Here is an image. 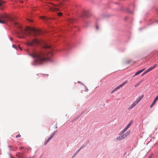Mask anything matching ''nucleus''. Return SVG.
<instances>
[{
    "label": "nucleus",
    "instance_id": "f257e3e1",
    "mask_svg": "<svg viewBox=\"0 0 158 158\" xmlns=\"http://www.w3.org/2000/svg\"><path fill=\"white\" fill-rule=\"evenodd\" d=\"M8 23L13 24L17 28L16 33L17 36L20 38H24L25 36L32 33L33 35L36 36L40 34V31L38 29L27 27L23 28L15 20L14 18L9 15L6 14L0 15V23L7 24Z\"/></svg>",
    "mask_w": 158,
    "mask_h": 158
},
{
    "label": "nucleus",
    "instance_id": "f03ea898",
    "mask_svg": "<svg viewBox=\"0 0 158 158\" xmlns=\"http://www.w3.org/2000/svg\"><path fill=\"white\" fill-rule=\"evenodd\" d=\"M44 47L49 50L41 51L30 54V56L34 58V62L37 64H41L45 62H51L52 60L51 57L53 54L51 47L46 45Z\"/></svg>",
    "mask_w": 158,
    "mask_h": 158
},
{
    "label": "nucleus",
    "instance_id": "7ed1b4c3",
    "mask_svg": "<svg viewBox=\"0 0 158 158\" xmlns=\"http://www.w3.org/2000/svg\"><path fill=\"white\" fill-rule=\"evenodd\" d=\"M42 42L37 39L32 40V41H29L27 43V44L29 46H33L34 45L41 43Z\"/></svg>",
    "mask_w": 158,
    "mask_h": 158
},
{
    "label": "nucleus",
    "instance_id": "20e7f679",
    "mask_svg": "<svg viewBox=\"0 0 158 158\" xmlns=\"http://www.w3.org/2000/svg\"><path fill=\"white\" fill-rule=\"evenodd\" d=\"M53 7L49 6V9L51 11H58L60 9V6H57L54 4H53Z\"/></svg>",
    "mask_w": 158,
    "mask_h": 158
},
{
    "label": "nucleus",
    "instance_id": "39448f33",
    "mask_svg": "<svg viewBox=\"0 0 158 158\" xmlns=\"http://www.w3.org/2000/svg\"><path fill=\"white\" fill-rule=\"evenodd\" d=\"M119 135H121L120 136L117 137L116 139L115 140L116 141H117L118 140H120L122 139L125 138L126 137V135L124 134V133H122V132H120Z\"/></svg>",
    "mask_w": 158,
    "mask_h": 158
},
{
    "label": "nucleus",
    "instance_id": "423d86ee",
    "mask_svg": "<svg viewBox=\"0 0 158 158\" xmlns=\"http://www.w3.org/2000/svg\"><path fill=\"white\" fill-rule=\"evenodd\" d=\"M133 121H131L130 123L127 125V127L122 131V133H124L128 129L131 125L132 124Z\"/></svg>",
    "mask_w": 158,
    "mask_h": 158
},
{
    "label": "nucleus",
    "instance_id": "0eeeda50",
    "mask_svg": "<svg viewBox=\"0 0 158 158\" xmlns=\"http://www.w3.org/2000/svg\"><path fill=\"white\" fill-rule=\"evenodd\" d=\"M127 81L121 84L120 85H119L115 88L114 89L116 91L118 89H119L121 87L123 86L124 85H125L126 83H127Z\"/></svg>",
    "mask_w": 158,
    "mask_h": 158
},
{
    "label": "nucleus",
    "instance_id": "6e6552de",
    "mask_svg": "<svg viewBox=\"0 0 158 158\" xmlns=\"http://www.w3.org/2000/svg\"><path fill=\"white\" fill-rule=\"evenodd\" d=\"M157 66V65L155 64L152 67H151L148 69H147L146 71L147 72H149L150 71H152L153 69H154L156 68Z\"/></svg>",
    "mask_w": 158,
    "mask_h": 158
},
{
    "label": "nucleus",
    "instance_id": "1a4fd4ad",
    "mask_svg": "<svg viewBox=\"0 0 158 158\" xmlns=\"http://www.w3.org/2000/svg\"><path fill=\"white\" fill-rule=\"evenodd\" d=\"M157 66V65L155 64L152 67H151L148 69H147L146 71L147 72H149L150 71H152L153 69H154L156 68Z\"/></svg>",
    "mask_w": 158,
    "mask_h": 158
},
{
    "label": "nucleus",
    "instance_id": "9d476101",
    "mask_svg": "<svg viewBox=\"0 0 158 158\" xmlns=\"http://www.w3.org/2000/svg\"><path fill=\"white\" fill-rule=\"evenodd\" d=\"M89 12L88 11H84L82 13L83 17H88L89 16Z\"/></svg>",
    "mask_w": 158,
    "mask_h": 158
},
{
    "label": "nucleus",
    "instance_id": "9b49d317",
    "mask_svg": "<svg viewBox=\"0 0 158 158\" xmlns=\"http://www.w3.org/2000/svg\"><path fill=\"white\" fill-rule=\"evenodd\" d=\"M137 105L135 102H133L132 104L128 108V110H131L136 105Z\"/></svg>",
    "mask_w": 158,
    "mask_h": 158
},
{
    "label": "nucleus",
    "instance_id": "f8f14e48",
    "mask_svg": "<svg viewBox=\"0 0 158 158\" xmlns=\"http://www.w3.org/2000/svg\"><path fill=\"white\" fill-rule=\"evenodd\" d=\"M145 69L144 68V69H143L142 70H140L138 71H137V72H136L135 73V74L134 75V76L139 74L141 73V72H143V71H144L145 70Z\"/></svg>",
    "mask_w": 158,
    "mask_h": 158
},
{
    "label": "nucleus",
    "instance_id": "ddd939ff",
    "mask_svg": "<svg viewBox=\"0 0 158 158\" xmlns=\"http://www.w3.org/2000/svg\"><path fill=\"white\" fill-rule=\"evenodd\" d=\"M52 138V137L50 136V137L48 138L45 141V142L44 143V145H46L47 144V143H48Z\"/></svg>",
    "mask_w": 158,
    "mask_h": 158
},
{
    "label": "nucleus",
    "instance_id": "4468645a",
    "mask_svg": "<svg viewBox=\"0 0 158 158\" xmlns=\"http://www.w3.org/2000/svg\"><path fill=\"white\" fill-rule=\"evenodd\" d=\"M69 22L70 23H73L74 21V19L73 18H70L68 19Z\"/></svg>",
    "mask_w": 158,
    "mask_h": 158
},
{
    "label": "nucleus",
    "instance_id": "2eb2a0df",
    "mask_svg": "<svg viewBox=\"0 0 158 158\" xmlns=\"http://www.w3.org/2000/svg\"><path fill=\"white\" fill-rule=\"evenodd\" d=\"M130 133V131H127L125 134H124L125 135H126V137H127L128 135Z\"/></svg>",
    "mask_w": 158,
    "mask_h": 158
},
{
    "label": "nucleus",
    "instance_id": "dca6fc26",
    "mask_svg": "<svg viewBox=\"0 0 158 158\" xmlns=\"http://www.w3.org/2000/svg\"><path fill=\"white\" fill-rule=\"evenodd\" d=\"M57 131L56 130L55 131H54L53 133H52V134L51 135V136L53 138V137L54 136L55 134L57 133Z\"/></svg>",
    "mask_w": 158,
    "mask_h": 158
},
{
    "label": "nucleus",
    "instance_id": "f3484780",
    "mask_svg": "<svg viewBox=\"0 0 158 158\" xmlns=\"http://www.w3.org/2000/svg\"><path fill=\"white\" fill-rule=\"evenodd\" d=\"M57 131L56 130L55 131H54L53 133H52V134L51 135V136L53 138V137L54 136L55 134L57 133Z\"/></svg>",
    "mask_w": 158,
    "mask_h": 158
},
{
    "label": "nucleus",
    "instance_id": "a211bd4d",
    "mask_svg": "<svg viewBox=\"0 0 158 158\" xmlns=\"http://www.w3.org/2000/svg\"><path fill=\"white\" fill-rule=\"evenodd\" d=\"M13 47L15 48L17 50H18V49H19L20 50H21V48L20 47H17L15 45H13Z\"/></svg>",
    "mask_w": 158,
    "mask_h": 158
},
{
    "label": "nucleus",
    "instance_id": "6ab92c4d",
    "mask_svg": "<svg viewBox=\"0 0 158 158\" xmlns=\"http://www.w3.org/2000/svg\"><path fill=\"white\" fill-rule=\"evenodd\" d=\"M158 100V95H157L154 99L153 102L154 103H156V101Z\"/></svg>",
    "mask_w": 158,
    "mask_h": 158
},
{
    "label": "nucleus",
    "instance_id": "aec40b11",
    "mask_svg": "<svg viewBox=\"0 0 158 158\" xmlns=\"http://www.w3.org/2000/svg\"><path fill=\"white\" fill-rule=\"evenodd\" d=\"M5 2L2 0H0V6H2L4 3Z\"/></svg>",
    "mask_w": 158,
    "mask_h": 158
},
{
    "label": "nucleus",
    "instance_id": "412c9836",
    "mask_svg": "<svg viewBox=\"0 0 158 158\" xmlns=\"http://www.w3.org/2000/svg\"><path fill=\"white\" fill-rule=\"evenodd\" d=\"M40 19H44V20H46V19H47V18H46V17H45L42 16H41L40 17Z\"/></svg>",
    "mask_w": 158,
    "mask_h": 158
},
{
    "label": "nucleus",
    "instance_id": "4be33fe9",
    "mask_svg": "<svg viewBox=\"0 0 158 158\" xmlns=\"http://www.w3.org/2000/svg\"><path fill=\"white\" fill-rule=\"evenodd\" d=\"M140 101H139V100L138 98L135 102L137 104Z\"/></svg>",
    "mask_w": 158,
    "mask_h": 158
},
{
    "label": "nucleus",
    "instance_id": "5701e85b",
    "mask_svg": "<svg viewBox=\"0 0 158 158\" xmlns=\"http://www.w3.org/2000/svg\"><path fill=\"white\" fill-rule=\"evenodd\" d=\"M143 95H142L140 96L138 99L139 100V101H141V100L143 98Z\"/></svg>",
    "mask_w": 158,
    "mask_h": 158
},
{
    "label": "nucleus",
    "instance_id": "b1692460",
    "mask_svg": "<svg viewBox=\"0 0 158 158\" xmlns=\"http://www.w3.org/2000/svg\"><path fill=\"white\" fill-rule=\"evenodd\" d=\"M147 73V72H146V71H145L141 75L142 76H143V75H144L145 74H146Z\"/></svg>",
    "mask_w": 158,
    "mask_h": 158
},
{
    "label": "nucleus",
    "instance_id": "393cba45",
    "mask_svg": "<svg viewBox=\"0 0 158 158\" xmlns=\"http://www.w3.org/2000/svg\"><path fill=\"white\" fill-rule=\"evenodd\" d=\"M155 103H154V102H153L152 103V104L150 106V107L151 108H152L153 106V105L155 104Z\"/></svg>",
    "mask_w": 158,
    "mask_h": 158
},
{
    "label": "nucleus",
    "instance_id": "a878e982",
    "mask_svg": "<svg viewBox=\"0 0 158 158\" xmlns=\"http://www.w3.org/2000/svg\"><path fill=\"white\" fill-rule=\"evenodd\" d=\"M62 13L61 12H59L57 14V15L59 16H61L62 15Z\"/></svg>",
    "mask_w": 158,
    "mask_h": 158
},
{
    "label": "nucleus",
    "instance_id": "bb28decb",
    "mask_svg": "<svg viewBox=\"0 0 158 158\" xmlns=\"http://www.w3.org/2000/svg\"><path fill=\"white\" fill-rule=\"evenodd\" d=\"M80 150H81L80 149L79 150H78L76 152V153L74 154V156L76 155L80 151Z\"/></svg>",
    "mask_w": 158,
    "mask_h": 158
},
{
    "label": "nucleus",
    "instance_id": "cd10ccee",
    "mask_svg": "<svg viewBox=\"0 0 158 158\" xmlns=\"http://www.w3.org/2000/svg\"><path fill=\"white\" fill-rule=\"evenodd\" d=\"M80 150H81L80 149L79 150H78L76 152V153L74 154V156L76 155L80 151Z\"/></svg>",
    "mask_w": 158,
    "mask_h": 158
},
{
    "label": "nucleus",
    "instance_id": "c85d7f7f",
    "mask_svg": "<svg viewBox=\"0 0 158 158\" xmlns=\"http://www.w3.org/2000/svg\"><path fill=\"white\" fill-rule=\"evenodd\" d=\"M95 28H96V30H98V29L99 27H98V26L97 25H96L95 26Z\"/></svg>",
    "mask_w": 158,
    "mask_h": 158
},
{
    "label": "nucleus",
    "instance_id": "c756f323",
    "mask_svg": "<svg viewBox=\"0 0 158 158\" xmlns=\"http://www.w3.org/2000/svg\"><path fill=\"white\" fill-rule=\"evenodd\" d=\"M21 136V135L20 134H19L18 135L16 136V137L18 138L19 137H20Z\"/></svg>",
    "mask_w": 158,
    "mask_h": 158
},
{
    "label": "nucleus",
    "instance_id": "7c9ffc66",
    "mask_svg": "<svg viewBox=\"0 0 158 158\" xmlns=\"http://www.w3.org/2000/svg\"><path fill=\"white\" fill-rule=\"evenodd\" d=\"M84 147V146H83V145L82 146L80 147V150H81V149H82V148H83Z\"/></svg>",
    "mask_w": 158,
    "mask_h": 158
},
{
    "label": "nucleus",
    "instance_id": "2f4dec72",
    "mask_svg": "<svg viewBox=\"0 0 158 158\" xmlns=\"http://www.w3.org/2000/svg\"><path fill=\"white\" fill-rule=\"evenodd\" d=\"M115 91L114 89L111 92V93L112 94L114 92H115Z\"/></svg>",
    "mask_w": 158,
    "mask_h": 158
},
{
    "label": "nucleus",
    "instance_id": "473e14b6",
    "mask_svg": "<svg viewBox=\"0 0 158 158\" xmlns=\"http://www.w3.org/2000/svg\"><path fill=\"white\" fill-rule=\"evenodd\" d=\"M23 148H24V147H21L20 148V149H23Z\"/></svg>",
    "mask_w": 158,
    "mask_h": 158
},
{
    "label": "nucleus",
    "instance_id": "72a5a7b5",
    "mask_svg": "<svg viewBox=\"0 0 158 158\" xmlns=\"http://www.w3.org/2000/svg\"><path fill=\"white\" fill-rule=\"evenodd\" d=\"M152 155H151L148 158H152Z\"/></svg>",
    "mask_w": 158,
    "mask_h": 158
},
{
    "label": "nucleus",
    "instance_id": "f704fd0d",
    "mask_svg": "<svg viewBox=\"0 0 158 158\" xmlns=\"http://www.w3.org/2000/svg\"><path fill=\"white\" fill-rule=\"evenodd\" d=\"M88 89H86V90H85V91H88Z\"/></svg>",
    "mask_w": 158,
    "mask_h": 158
},
{
    "label": "nucleus",
    "instance_id": "c9c22d12",
    "mask_svg": "<svg viewBox=\"0 0 158 158\" xmlns=\"http://www.w3.org/2000/svg\"><path fill=\"white\" fill-rule=\"evenodd\" d=\"M9 147L10 148H11L12 147L11 146H9Z\"/></svg>",
    "mask_w": 158,
    "mask_h": 158
},
{
    "label": "nucleus",
    "instance_id": "e433bc0d",
    "mask_svg": "<svg viewBox=\"0 0 158 158\" xmlns=\"http://www.w3.org/2000/svg\"><path fill=\"white\" fill-rule=\"evenodd\" d=\"M21 3H23V2L22 1H20Z\"/></svg>",
    "mask_w": 158,
    "mask_h": 158
},
{
    "label": "nucleus",
    "instance_id": "4c0bfd02",
    "mask_svg": "<svg viewBox=\"0 0 158 158\" xmlns=\"http://www.w3.org/2000/svg\"><path fill=\"white\" fill-rule=\"evenodd\" d=\"M78 83H80V81H78Z\"/></svg>",
    "mask_w": 158,
    "mask_h": 158
},
{
    "label": "nucleus",
    "instance_id": "58836bf2",
    "mask_svg": "<svg viewBox=\"0 0 158 158\" xmlns=\"http://www.w3.org/2000/svg\"><path fill=\"white\" fill-rule=\"evenodd\" d=\"M137 86V85H136L135 86V87H136Z\"/></svg>",
    "mask_w": 158,
    "mask_h": 158
},
{
    "label": "nucleus",
    "instance_id": "ea45409f",
    "mask_svg": "<svg viewBox=\"0 0 158 158\" xmlns=\"http://www.w3.org/2000/svg\"><path fill=\"white\" fill-rule=\"evenodd\" d=\"M137 86V85H136L135 86V87H136Z\"/></svg>",
    "mask_w": 158,
    "mask_h": 158
}]
</instances>
